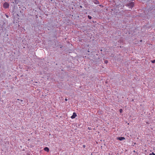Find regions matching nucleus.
Returning <instances> with one entry per match:
<instances>
[{"label":"nucleus","instance_id":"a211bd4d","mask_svg":"<svg viewBox=\"0 0 155 155\" xmlns=\"http://www.w3.org/2000/svg\"><path fill=\"white\" fill-rule=\"evenodd\" d=\"M142 40H141L140 41H141V42H142Z\"/></svg>","mask_w":155,"mask_h":155},{"label":"nucleus","instance_id":"f257e3e1","mask_svg":"<svg viewBox=\"0 0 155 155\" xmlns=\"http://www.w3.org/2000/svg\"><path fill=\"white\" fill-rule=\"evenodd\" d=\"M134 3L133 2H129L126 3L125 5V6L131 9H132L133 7H134Z\"/></svg>","mask_w":155,"mask_h":155},{"label":"nucleus","instance_id":"9d476101","mask_svg":"<svg viewBox=\"0 0 155 155\" xmlns=\"http://www.w3.org/2000/svg\"><path fill=\"white\" fill-rule=\"evenodd\" d=\"M104 63L106 64H107L108 62V61L107 60H105L104 61Z\"/></svg>","mask_w":155,"mask_h":155},{"label":"nucleus","instance_id":"39448f33","mask_svg":"<svg viewBox=\"0 0 155 155\" xmlns=\"http://www.w3.org/2000/svg\"><path fill=\"white\" fill-rule=\"evenodd\" d=\"M93 2L96 4H98L99 3V2L97 0H94Z\"/></svg>","mask_w":155,"mask_h":155},{"label":"nucleus","instance_id":"6e6552de","mask_svg":"<svg viewBox=\"0 0 155 155\" xmlns=\"http://www.w3.org/2000/svg\"><path fill=\"white\" fill-rule=\"evenodd\" d=\"M88 18L90 19H91L92 18L91 16L90 15H88Z\"/></svg>","mask_w":155,"mask_h":155},{"label":"nucleus","instance_id":"f8f14e48","mask_svg":"<svg viewBox=\"0 0 155 155\" xmlns=\"http://www.w3.org/2000/svg\"><path fill=\"white\" fill-rule=\"evenodd\" d=\"M83 147L85 148L86 147V146L85 145H83Z\"/></svg>","mask_w":155,"mask_h":155},{"label":"nucleus","instance_id":"4468645a","mask_svg":"<svg viewBox=\"0 0 155 155\" xmlns=\"http://www.w3.org/2000/svg\"><path fill=\"white\" fill-rule=\"evenodd\" d=\"M151 153L152 154V155H153V154H155V153H153V152H152Z\"/></svg>","mask_w":155,"mask_h":155},{"label":"nucleus","instance_id":"aec40b11","mask_svg":"<svg viewBox=\"0 0 155 155\" xmlns=\"http://www.w3.org/2000/svg\"><path fill=\"white\" fill-rule=\"evenodd\" d=\"M6 16H7V17H8V16L7 15H6Z\"/></svg>","mask_w":155,"mask_h":155},{"label":"nucleus","instance_id":"ddd939ff","mask_svg":"<svg viewBox=\"0 0 155 155\" xmlns=\"http://www.w3.org/2000/svg\"><path fill=\"white\" fill-rule=\"evenodd\" d=\"M65 100L66 101H68V99L67 98H65Z\"/></svg>","mask_w":155,"mask_h":155},{"label":"nucleus","instance_id":"2eb2a0df","mask_svg":"<svg viewBox=\"0 0 155 155\" xmlns=\"http://www.w3.org/2000/svg\"><path fill=\"white\" fill-rule=\"evenodd\" d=\"M149 155H152V154L151 153H150Z\"/></svg>","mask_w":155,"mask_h":155},{"label":"nucleus","instance_id":"dca6fc26","mask_svg":"<svg viewBox=\"0 0 155 155\" xmlns=\"http://www.w3.org/2000/svg\"><path fill=\"white\" fill-rule=\"evenodd\" d=\"M88 129L89 130H90V129L89 127H88Z\"/></svg>","mask_w":155,"mask_h":155},{"label":"nucleus","instance_id":"f3484780","mask_svg":"<svg viewBox=\"0 0 155 155\" xmlns=\"http://www.w3.org/2000/svg\"><path fill=\"white\" fill-rule=\"evenodd\" d=\"M80 7H81V8H82V6H80Z\"/></svg>","mask_w":155,"mask_h":155},{"label":"nucleus","instance_id":"0eeeda50","mask_svg":"<svg viewBox=\"0 0 155 155\" xmlns=\"http://www.w3.org/2000/svg\"><path fill=\"white\" fill-rule=\"evenodd\" d=\"M124 3H127L129 2H130L131 0H124Z\"/></svg>","mask_w":155,"mask_h":155},{"label":"nucleus","instance_id":"423d86ee","mask_svg":"<svg viewBox=\"0 0 155 155\" xmlns=\"http://www.w3.org/2000/svg\"><path fill=\"white\" fill-rule=\"evenodd\" d=\"M44 150L45 151H47V152H48L49 151V148L47 147H45L44 148Z\"/></svg>","mask_w":155,"mask_h":155},{"label":"nucleus","instance_id":"f03ea898","mask_svg":"<svg viewBox=\"0 0 155 155\" xmlns=\"http://www.w3.org/2000/svg\"><path fill=\"white\" fill-rule=\"evenodd\" d=\"M3 7L5 8H8L9 7V4L8 2H5L3 5Z\"/></svg>","mask_w":155,"mask_h":155},{"label":"nucleus","instance_id":"20e7f679","mask_svg":"<svg viewBox=\"0 0 155 155\" xmlns=\"http://www.w3.org/2000/svg\"><path fill=\"white\" fill-rule=\"evenodd\" d=\"M117 139L120 141H122L125 139V138L124 137H120L117 138Z\"/></svg>","mask_w":155,"mask_h":155},{"label":"nucleus","instance_id":"6ab92c4d","mask_svg":"<svg viewBox=\"0 0 155 155\" xmlns=\"http://www.w3.org/2000/svg\"><path fill=\"white\" fill-rule=\"evenodd\" d=\"M153 155H155V154H153Z\"/></svg>","mask_w":155,"mask_h":155},{"label":"nucleus","instance_id":"9b49d317","mask_svg":"<svg viewBox=\"0 0 155 155\" xmlns=\"http://www.w3.org/2000/svg\"><path fill=\"white\" fill-rule=\"evenodd\" d=\"M151 62L152 63H155V60H152L151 61Z\"/></svg>","mask_w":155,"mask_h":155},{"label":"nucleus","instance_id":"7ed1b4c3","mask_svg":"<svg viewBox=\"0 0 155 155\" xmlns=\"http://www.w3.org/2000/svg\"><path fill=\"white\" fill-rule=\"evenodd\" d=\"M77 116L75 112H74L73 114L72 115L71 117V118L72 119H74Z\"/></svg>","mask_w":155,"mask_h":155},{"label":"nucleus","instance_id":"1a4fd4ad","mask_svg":"<svg viewBox=\"0 0 155 155\" xmlns=\"http://www.w3.org/2000/svg\"><path fill=\"white\" fill-rule=\"evenodd\" d=\"M119 111L120 113H122L123 112V110L122 109H120Z\"/></svg>","mask_w":155,"mask_h":155}]
</instances>
